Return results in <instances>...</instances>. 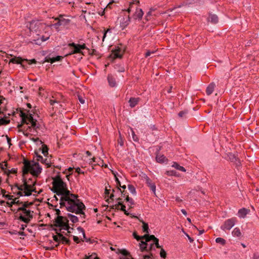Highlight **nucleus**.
Masks as SVG:
<instances>
[{
  "instance_id": "obj_1",
  "label": "nucleus",
  "mask_w": 259,
  "mask_h": 259,
  "mask_svg": "<svg viewBox=\"0 0 259 259\" xmlns=\"http://www.w3.org/2000/svg\"><path fill=\"white\" fill-rule=\"evenodd\" d=\"M52 185V190L58 196H60V208L64 207L68 211L80 214V217L84 219V204L78 199L77 195L72 194L68 190L67 184L63 181L59 174L53 178Z\"/></svg>"
},
{
  "instance_id": "obj_2",
  "label": "nucleus",
  "mask_w": 259,
  "mask_h": 259,
  "mask_svg": "<svg viewBox=\"0 0 259 259\" xmlns=\"http://www.w3.org/2000/svg\"><path fill=\"white\" fill-rule=\"evenodd\" d=\"M20 116L21 119V124L18 125V127H22L25 124L27 125L26 130L23 132L25 137L30 138L31 136L40 135L44 132V125L34 118L33 114L29 110H26V112H24L20 109Z\"/></svg>"
},
{
  "instance_id": "obj_3",
  "label": "nucleus",
  "mask_w": 259,
  "mask_h": 259,
  "mask_svg": "<svg viewBox=\"0 0 259 259\" xmlns=\"http://www.w3.org/2000/svg\"><path fill=\"white\" fill-rule=\"evenodd\" d=\"M133 236L138 241L141 239H145V241H141L140 243V247L142 251H150L153 249H154V246L157 248H161V246L158 243V239L156 238L153 235H149L148 234H145L144 236H138L136 232H134Z\"/></svg>"
},
{
  "instance_id": "obj_4",
  "label": "nucleus",
  "mask_w": 259,
  "mask_h": 259,
  "mask_svg": "<svg viewBox=\"0 0 259 259\" xmlns=\"http://www.w3.org/2000/svg\"><path fill=\"white\" fill-rule=\"evenodd\" d=\"M23 184L20 185H17V189L19 192L17 194L20 196H30L32 192L35 191V185L36 179L34 178L26 179V175H23Z\"/></svg>"
},
{
  "instance_id": "obj_5",
  "label": "nucleus",
  "mask_w": 259,
  "mask_h": 259,
  "mask_svg": "<svg viewBox=\"0 0 259 259\" xmlns=\"http://www.w3.org/2000/svg\"><path fill=\"white\" fill-rule=\"evenodd\" d=\"M23 175L30 173L32 177L37 178L42 171V168L37 162L24 160L22 167Z\"/></svg>"
},
{
  "instance_id": "obj_6",
  "label": "nucleus",
  "mask_w": 259,
  "mask_h": 259,
  "mask_svg": "<svg viewBox=\"0 0 259 259\" xmlns=\"http://www.w3.org/2000/svg\"><path fill=\"white\" fill-rule=\"evenodd\" d=\"M69 220L66 217H59L54 221V226L59 228V231L68 235L73 230L69 226Z\"/></svg>"
},
{
  "instance_id": "obj_7",
  "label": "nucleus",
  "mask_w": 259,
  "mask_h": 259,
  "mask_svg": "<svg viewBox=\"0 0 259 259\" xmlns=\"http://www.w3.org/2000/svg\"><path fill=\"white\" fill-rule=\"evenodd\" d=\"M29 204L27 202L23 204L22 206H19L17 209V212H19L18 220L21 221L25 223H28L33 218V211L29 209H27Z\"/></svg>"
},
{
  "instance_id": "obj_8",
  "label": "nucleus",
  "mask_w": 259,
  "mask_h": 259,
  "mask_svg": "<svg viewBox=\"0 0 259 259\" xmlns=\"http://www.w3.org/2000/svg\"><path fill=\"white\" fill-rule=\"evenodd\" d=\"M55 20H57V22L52 26L57 31H60L61 28H68L70 23V19H66L62 16H60L58 18H56Z\"/></svg>"
},
{
  "instance_id": "obj_9",
  "label": "nucleus",
  "mask_w": 259,
  "mask_h": 259,
  "mask_svg": "<svg viewBox=\"0 0 259 259\" xmlns=\"http://www.w3.org/2000/svg\"><path fill=\"white\" fill-rule=\"evenodd\" d=\"M68 46L71 49V51L69 53V55L82 54V50H89L85 44H76L74 42H72L68 44Z\"/></svg>"
},
{
  "instance_id": "obj_10",
  "label": "nucleus",
  "mask_w": 259,
  "mask_h": 259,
  "mask_svg": "<svg viewBox=\"0 0 259 259\" xmlns=\"http://www.w3.org/2000/svg\"><path fill=\"white\" fill-rule=\"evenodd\" d=\"M134 9H136V11L133 16V19L135 20L138 19L139 20H141L144 14L143 11L141 9L138 8L134 3L130 4L127 11L128 13H130Z\"/></svg>"
},
{
  "instance_id": "obj_11",
  "label": "nucleus",
  "mask_w": 259,
  "mask_h": 259,
  "mask_svg": "<svg viewBox=\"0 0 259 259\" xmlns=\"http://www.w3.org/2000/svg\"><path fill=\"white\" fill-rule=\"evenodd\" d=\"M44 25L45 24L39 20H32L30 22L29 28L30 30L37 32L44 29Z\"/></svg>"
},
{
  "instance_id": "obj_12",
  "label": "nucleus",
  "mask_w": 259,
  "mask_h": 259,
  "mask_svg": "<svg viewBox=\"0 0 259 259\" xmlns=\"http://www.w3.org/2000/svg\"><path fill=\"white\" fill-rule=\"evenodd\" d=\"M236 222L237 219L235 217L227 219L224 222L223 224L221 225L220 228L224 231L230 230L236 224Z\"/></svg>"
},
{
  "instance_id": "obj_13",
  "label": "nucleus",
  "mask_w": 259,
  "mask_h": 259,
  "mask_svg": "<svg viewBox=\"0 0 259 259\" xmlns=\"http://www.w3.org/2000/svg\"><path fill=\"white\" fill-rule=\"evenodd\" d=\"M225 159L233 162L237 168H239L241 166V161L238 158L237 154H233L232 153H227L226 157H225Z\"/></svg>"
},
{
  "instance_id": "obj_14",
  "label": "nucleus",
  "mask_w": 259,
  "mask_h": 259,
  "mask_svg": "<svg viewBox=\"0 0 259 259\" xmlns=\"http://www.w3.org/2000/svg\"><path fill=\"white\" fill-rule=\"evenodd\" d=\"M36 160L38 162H40L41 163L45 164L47 167H50L52 166L53 163L51 161V158H44L40 155H36Z\"/></svg>"
},
{
  "instance_id": "obj_15",
  "label": "nucleus",
  "mask_w": 259,
  "mask_h": 259,
  "mask_svg": "<svg viewBox=\"0 0 259 259\" xmlns=\"http://www.w3.org/2000/svg\"><path fill=\"white\" fill-rule=\"evenodd\" d=\"M89 164L91 165L93 167V169H94V166L98 165L101 166H104V161L100 158H96L95 157H93L90 159L89 162Z\"/></svg>"
},
{
  "instance_id": "obj_16",
  "label": "nucleus",
  "mask_w": 259,
  "mask_h": 259,
  "mask_svg": "<svg viewBox=\"0 0 259 259\" xmlns=\"http://www.w3.org/2000/svg\"><path fill=\"white\" fill-rule=\"evenodd\" d=\"M145 179L147 186L150 188L154 195H156V185L155 183H153L152 181L147 176H146Z\"/></svg>"
},
{
  "instance_id": "obj_17",
  "label": "nucleus",
  "mask_w": 259,
  "mask_h": 259,
  "mask_svg": "<svg viewBox=\"0 0 259 259\" xmlns=\"http://www.w3.org/2000/svg\"><path fill=\"white\" fill-rule=\"evenodd\" d=\"M250 212V209L243 207L238 210L237 215L239 218L244 219Z\"/></svg>"
},
{
  "instance_id": "obj_18",
  "label": "nucleus",
  "mask_w": 259,
  "mask_h": 259,
  "mask_svg": "<svg viewBox=\"0 0 259 259\" xmlns=\"http://www.w3.org/2000/svg\"><path fill=\"white\" fill-rule=\"evenodd\" d=\"M50 104L52 106H54L55 108H62L64 109V106L61 103L60 101L58 100L57 99H55L54 97H52V98L50 100Z\"/></svg>"
},
{
  "instance_id": "obj_19",
  "label": "nucleus",
  "mask_w": 259,
  "mask_h": 259,
  "mask_svg": "<svg viewBox=\"0 0 259 259\" xmlns=\"http://www.w3.org/2000/svg\"><path fill=\"white\" fill-rule=\"evenodd\" d=\"M25 61L28 62V60L23 59L20 57H14L10 60L9 63H12L13 64H21V65H23L22 63Z\"/></svg>"
},
{
  "instance_id": "obj_20",
  "label": "nucleus",
  "mask_w": 259,
  "mask_h": 259,
  "mask_svg": "<svg viewBox=\"0 0 259 259\" xmlns=\"http://www.w3.org/2000/svg\"><path fill=\"white\" fill-rule=\"evenodd\" d=\"M107 80L109 86L111 88H114L117 86V82L115 77L112 74H108Z\"/></svg>"
},
{
  "instance_id": "obj_21",
  "label": "nucleus",
  "mask_w": 259,
  "mask_h": 259,
  "mask_svg": "<svg viewBox=\"0 0 259 259\" xmlns=\"http://www.w3.org/2000/svg\"><path fill=\"white\" fill-rule=\"evenodd\" d=\"M63 59V57L61 56H57L55 57L51 58L50 57H47L45 58V61L53 63L55 62L60 61Z\"/></svg>"
},
{
  "instance_id": "obj_22",
  "label": "nucleus",
  "mask_w": 259,
  "mask_h": 259,
  "mask_svg": "<svg viewBox=\"0 0 259 259\" xmlns=\"http://www.w3.org/2000/svg\"><path fill=\"white\" fill-rule=\"evenodd\" d=\"M112 54L114 58H121L122 56L123 52L120 48L117 47L112 51Z\"/></svg>"
},
{
  "instance_id": "obj_23",
  "label": "nucleus",
  "mask_w": 259,
  "mask_h": 259,
  "mask_svg": "<svg viewBox=\"0 0 259 259\" xmlns=\"http://www.w3.org/2000/svg\"><path fill=\"white\" fill-rule=\"evenodd\" d=\"M130 21V17L128 16L123 18L120 20V27L122 29L125 28L128 24Z\"/></svg>"
},
{
  "instance_id": "obj_24",
  "label": "nucleus",
  "mask_w": 259,
  "mask_h": 259,
  "mask_svg": "<svg viewBox=\"0 0 259 259\" xmlns=\"http://www.w3.org/2000/svg\"><path fill=\"white\" fill-rule=\"evenodd\" d=\"M208 19V21L212 24H217L219 21L218 16L214 14H209Z\"/></svg>"
},
{
  "instance_id": "obj_25",
  "label": "nucleus",
  "mask_w": 259,
  "mask_h": 259,
  "mask_svg": "<svg viewBox=\"0 0 259 259\" xmlns=\"http://www.w3.org/2000/svg\"><path fill=\"white\" fill-rule=\"evenodd\" d=\"M215 87V84L214 82L210 83L206 88V94L208 96L210 95L213 93Z\"/></svg>"
},
{
  "instance_id": "obj_26",
  "label": "nucleus",
  "mask_w": 259,
  "mask_h": 259,
  "mask_svg": "<svg viewBox=\"0 0 259 259\" xmlns=\"http://www.w3.org/2000/svg\"><path fill=\"white\" fill-rule=\"evenodd\" d=\"M140 101L139 98H131L128 101L130 106L131 108L135 107Z\"/></svg>"
},
{
  "instance_id": "obj_27",
  "label": "nucleus",
  "mask_w": 259,
  "mask_h": 259,
  "mask_svg": "<svg viewBox=\"0 0 259 259\" xmlns=\"http://www.w3.org/2000/svg\"><path fill=\"white\" fill-rule=\"evenodd\" d=\"M167 159L163 155H157L156 160L157 162L162 163L166 161Z\"/></svg>"
},
{
  "instance_id": "obj_28",
  "label": "nucleus",
  "mask_w": 259,
  "mask_h": 259,
  "mask_svg": "<svg viewBox=\"0 0 259 259\" xmlns=\"http://www.w3.org/2000/svg\"><path fill=\"white\" fill-rule=\"evenodd\" d=\"M232 234L234 237H240L241 236V232L238 227H236L233 229Z\"/></svg>"
},
{
  "instance_id": "obj_29",
  "label": "nucleus",
  "mask_w": 259,
  "mask_h": 259,
  "mask_svg": "<svg viewBox=\"0 0 259 259\" xmlns=\"http://www.w3.org/2000/svg\"><path fill=\"white\" fill-rule=\"evenodd\" d=\"M165 174L168 176L180 177V174L174 170H167L165 172Z\"/></svg>"
},
{
  "instance_id": "obj_30",
  "label": "nucleus",
  "mask_w": 259,
  "mask_h": 259,
  "mask_svg": "<svg viewBox=\"0 0 259 259\" xmlns=\"http://www.w3.org/2000/svg\"><path fill=\"white\" fill-rule=\"evenodd\" d=\"M7 166V163L6 162H4V164H0V168L4 171V174L9 176L10 174V170L6 168Z\"/></svg>"
},
{
  "instance_id": "obj_31",
  "label": "nucleus",
  "mask_w": 259,
  "mask_h": 259,
  "mask_svg": "<svg viewBox=\"0 0 259 259\" xmlns=\"http://www.w3.org/2000/svg\"><path fill=\"white\" fill-rule=\"evenodd\" d=\"M171 166L172 167H174L176 169H178V170H179L180 171H183V172H185L186 171V169L185 168V167H184L183 166H182L181 165H180L177 162H174L171 165Z\"/></svg>"
},
{
  "instance_id": "obj_32",
  "label": "nucleus",
  "mask_w": 259,
  "mask_h": 259,
  "mask_svg": "<svg viewBox=\"0 0 259 259\" xmlns=\"http://www.w3.org/2000/svg\"><path fill=\"white\" fill-rule=\"evenodd\" d=\"M59 238L60 239V241L63 244H70V241L65 237L63 236L62 234H59Z\"/></svg>"
},
{
  "instance_id": "obj_33",
  "label": "nucleus",
  "mask_w": 259,
  "mask_h": 259,
  "mask_svg": "<svg viewBox=\"0 0 259 259\" xmlns=\"http://www.w3.org/2000/svg\"><path fill=\"white\" fill-rule=\"evenodd\" d=\"M67 217L73 223H75L78 221V218L74 215L68 213Z\"/></svg>"
},
{
  "instance_id": "obj_34",
  "label": "nucleus",
  "mask_w": 259,
  "mask_h": 259,
  "mask_svg": "<svg viewBox=\"0 0 259 259\" xmlns=\"http://www.w3.org/2000/svg\"><path fill=\"white\" fill-rule=\"evenodd\" d=\"M143 224L142 229L143 231L144 232H146V233L148 234L149 231V226L148 224L143 221H141Z\"/></svg>"
},
{
  "instance_id": "obj_35",
  "label": "nucleus",
  "mask_w": 259,
  "mask_h": 259,
  "mask_svg": "<svg viewBox=\"0 0 259 259\" xmlns=\"http://www.w3.org/2000/svg\"><path fill=\"white\" fill-rule=\"evenodd\" d=\"M2 194H3V196L4 197H5L6 198L8 199L9 200H12L13 199V195H9V194H7V195H5V193H6V190H4V189H2Z\"/></svg>"
},
{
  "instance_id": "obj_36",
  "label": "nucleus",
  "mask_w": 259,
  "mask_h": 259,
  "mask_svg": "<svg viewBox=\"0 0 259 259\" xmlns=\"http://www.w3.org/2000/svg\"><path fill=\"white\" fill-rule=\"evenodd\" d=\"M127 187H128V189L130 191V192L134 194V195H136V189L135 188V187L132 185H128L127 186Z\"/></svg>"
},
{
  "instance_id": "obj_37",
  "label": "nucleus",
  "mask_w": 259,
  "mask_h": 259,
  "mask_svg": "<svg viewBox=\"0 0 259 259\" xmlns=\"http://www.w3.org/2000/svg\"><path fill=\"white\" fill-rule=\"evenodd\" d=\"M131 132H132V138L134 141L136 142H139V138L137 135L135 134V132L134 131L133 128H131Z\"/></svg>"
},
{
  "instance_id": "obj_38",
  "label": "nucleus",
  "mask_w": 259,
  "mask_h": 259,
  "mask_svg": "<svg viewBox=\"0 0 259 259\" xmlns=\"http://www.w3.org/2000/svg\"><path fill=\"white\" fill-rule=\"evenodd\" d=\"M9 120H7L5 118H0V125H6L9 123Z\"/></svg>"
},
{
  "instance_id": "obj_39",
  "label": "nucleus",
  "mask_w": 259,
  "mask_h": 259,
  "mask_svg": "<svg viewBox=\"0 0 259 259\" xmlns=\"http://www.w3.org/2000/svg\"><path fill=\"white\" fill-rule=\"evenodd\" d=\"M42 153L45 156L48 154V148L46 145L42 144Z\"/></svg>"
},
{
  "instance_id": "obj_40",
  "label": "nucleus",
  "mask_w": 259,
  "mask_h": 259,
  "mask_svg": "<svg viewBox=\"0 0 259 259\" xmlns=\"http://www.w3.org/2000/svg\"><path fill=\"white\" fill-rule=\"evenodd\" d=\"M30 139L35 143L37 145H42V142L38 138H30Z\"/></svg>"
},
{
  "instance_id": "obj_41",
  "label": "nucleus",
  "mask_w": 259,
  "mask_h": 259,
  "mask_svg": "<svg viewBox=\"0 0 259 259\" xmlns=\"http://www.w3.org/2000/svg\"><path fill=\"white\" fill-rule=\"evenodd\" d=\"M215 242L222 245H225L226 241L224 239L221 237H218L216 238Z\"/></svg>"
},
{
  "instance_id": "obj_42",
  "label": "nucleus",
  "mask_w": 259,
  "mask_h": 259,
  "mask_svg": "<svg viewBox=\"0 0 259 259\" xmlns=\"http://www.w3.org/2000/svg\"><path fill=\"white\" fill-rule=\"evenodd\" d=\"M125 200L126 201V202H128V205H130L131 207L132 205L135 204V202L133 199L131 197H129L128 196H126Z\"/></svg>"
},
{
  "instance_id": "obj_43",
  "label": "nucleus",
  "mask_w": 259,
  "mask_h": 259,
  "mask_svg": "<svg viewBox=\"0 0 259 259\" xmlns=\"http://www.w3.org/2000/svg\"><path fill=\"white\" fill-rule=\"evenodd\" d=\"M116 191H117V192L119 193V194L121 195V196L122 197H125V198H126V196H128L127 195H126V193H125L124 191H122L120 188H117L116 189Z\"/></svg>"
},
{
  "instance_id": "obj_44",
  "label": "nucleus",
  "mask_w": 259,
  "mask_h": 259,
  "mask_svg": "<svg viewBox=\"0 0 259 259\" xmlns=\"http://www.w3.org/2000/svg\"><path fill=\"white\" fill-rule=\"evenodd\" d=\"M120 210L123 211L124 213L126 215H129L131 214L127 212V211L125 209V206L123 204V203L122 202V204H121Z\"/></svg>"
},
{
  "instance_id": "obj_45",
  "label": "nucleus",
  "mask_w": 259,
  "mask_h": 259,
  "mask_svg": "<svg viewBox=\"0 0 259 259\" xmlns=\"http://www.w3.org/2000/svg\"><path fill=\"white\" fill-rule=\"evenodd\" d=\"M55 230L56 231V233L58 234V235H53V239L56 242H59V241H60V239L59 238L60 233H58V231H59V229H56Z\"/></svg>"
},
{
  "instance_id": "obj_46",
  "label": "nucleus",
  "mask_w": 259,
  "mask_h": 259,
  "mask_svg": "<svg viewBox=\"0 0 259 259\" xmlns=\"http://www.w3.org/2000/svg\"><path fill=\"white\" fill-rule=\"evenodd\" d=\"M17 198H15L12 200H11V201H8L7 202V205L10 207H13V205L14 204H15V202H16V200Z\"/></svg>"
},
{
  "instance_id": "obj_47",
  "label": "nucleus",
  "mask_w": 259,
  "mask_h": 259,
  "mask_svg": "<svg viewBox=\"0 0 259 259\" xmlns=\"http://www.w3.org/2000/svg\"><path fill=\"white\" fill-rule=\"evenodd\" d=\"M119 194L117 192L116 189H112V193L110 194L109 198L111 200L114 199V197L115 196H116L117 194Z\"/></svg>"
},
{
  "instance_id": "obj_48",
  "label": "nucleus",
  "mask_w": 259,
  "mask_h": 259,
  "mask_svg": "<svg viewBox=\"0 0 259 259\" xmlns=\"http://www.w3.org/2000/svg\"><path fill=\"white\" fill-rule=\"evenodd\" d=\"M160 255L162 258H165L166 257V253L165 251L163 248L161 249Z\"/></svg>"
},
{
  "instance_id": "obj_49",
  "label": "nucleus",
  "mask_w": 259,
  "mask_h": 259,
  "mask_svg": "<svg viewBox=\"0 0 259 259\" xmlns=\"http://www.w3.org/2000/svg\"><path fill=\"white\" fill-rule=\"evenodd\" d=\"M45 39H40L39 37H38L36 40H34V44L37 45H40L41 44L45 41Z\"/></svg>"
},
{
  "instance_id": "obj_50",
  "label": "nucleus",
  "mask_w": 259,
  "mask_h": 259,
  "mask_svg": "<svg viewBox=\"0 0 259 259\" xmlns=\"http://www.w3.org/2000/svg\"><path fill=\"white\" fill-rule=\"evenodd\" d=\"M77 230H78V231L79 232L81 233L82 234L83 237H85L84 230H83V229L82 227H77Z\"/></svg>"
},
{
  "instance_id": "obj_51",
  "label": "nucleus",
  "mask_w": 259,
  "mask_h": 259,
  "mask_svg": "<svg viewBox=\"0 0 259 259\" xmlns=\"http://www.w3.org/2000/svg\"><path fill=\"white\" fill-rule=\"evenodd\" d=\"M121 204H122V201H118L117 203L114 206V207L115 209L120 210V206H121Z\"/></svg>"
},
{
  "instance_id": "obj_52",
  "label": "nucleus",
  "mask_w": 259,
  "mask_h": 259,
  "mask_svg": "<svg viewBox=\"0 0 259 259\" xmlns=\"http://www.w3.org/2000/svg\"><path fill=\"white\" fill-rule=\"evenodd\" d=\"M75 171L77 172L78 174H83L84 172L80 169L79 167H77L75 168Z\"/></svg>"
},
{
  "instance_id": "obj_53",
  "label": "nucleus",
  "mask_w": 259,
  "mask_h": 259,
  "mask_svg": "<svg viewBox=\"0 0 259 259\" xmlns=\"http://www.w3.org/2000/svg\"><path fill=\"white\" fill-rule=\"evenodd\" d=\"M115 182L116 183L117 188H119V187L121 186L120 182L119 181V179L116 176H115Z\"/></svg>"
},
{
  "instance_id": "obj_54",
  "label": "nucleus",
  "mask_w": 259,
  "mask_h": 259,
  "mask_svg": "<svg viewBox=\"0 0 259 259\" xmlns=\"http://www.w3.org/2000/svg\"><path fill=\"white\" fill-rule=\"evenodd\" d=\"M186 113L187 112L185 111H182L179 113L178 115L179 117H182L186 114Z\"/></svg>"
},
{
  "instance_id": "obj_55",
  "label": "nucleus",
  "mask_w": 259,
  "mask_h": 259,
  "mask_svg": "<svg viewBox=\"0 0 259 259\" xmlns=\"http://www.w3.org/2000/svg\"><path fill=\"white\" fill-rule=\"evenodd\" d=\"M73 240L76 243H79L80 242L79 239L78 237L73 236Z\"/></svg>"
},
{
  "instance_id": "obj_56",
  "label": "nucleus",
  "mask_w": 259,
  "mask_h": 259,
  "mask_svg": "<svg viewBox=\"0 0 259 259\" xmlns=\"http://www.w3.org/2000/svg\"><path fill=\"white\" fill-rule=\"evenodd\" d=\"M154 52H151L150 51H147V52L145 54V57H148L150 56L152 54H153Z\"/></svg>"
},
{
  "instance_id": "obj_57",
  "label": "nucleus",
  "mask_w": 259,
  "mask_h": 259,
  "mask_svg": "<svg viewBox=\"0 0 259 259\" xmlns=\"http://www.w3.org/2000/svg\"><path fill=\"white\" fill-rule=\"evenodd\" d=\"M56 214H57V217L55 218V220L59 217H62L60 215L61 214V211L59 209H56Z\"/></svg>"
},
{
  "instance_id": "obj_58",
  "label": "nucleus",
  "mask_w": 259,
  "mask_h": 259,
  "mask_svg": "<svg viewBox=\"0 0 259 259\" xmlns=\"http://www.w3.org/2000/svg\"><path fill=\"white\" fill-rule=\"evenodd\" d=\"M78 100H79L80 103L82 104H83L85 103L84 100L80 96H78Z\"/></svg>"
},
{
  "instance_id": "obj_59",
  "label": "nucleus",
  "mask_w": 259,
  "mask_h": 259,
  "mask_svg": "<svg viewBox=\"0 0 259 259\" xmlns=\"http://www.w3.org/2000/svg\"><path fill=\"white\" fill-rule=\"evenodd\" d=\"M25 202H20L19 200H16L15 204H17L18 206H20V204H22V206L23 205V204H24Z\"/></svg>"
},
{
  "instance_id": "obj_60",
  "label": "nucleus",
  "mask_w": 259,
  "mask_h": 259,
  "mask_svg": "<svg viewBox=\"0 0 259 259\" xmlns=\"http://www.w3.org/2000/svg\"><path fill=\"white\" fill-rule=\"evenodd\" d=\"M103 32V38H102V40L103 41H104V39L106 38L107 33V32H105V29H104Z\"/></svg>"
},
{
  "instance_id": "obj_61",
  "label": "nucleus",
  "mask_w": 259,
  "mask_h": 259,
  "mask_svg": "<svg viewBox=\"0 0 259 259\" xmlns=\"http://www.w3.org/2000/svg\"><path fill=\"white\" fill-rule=\"evenodd\" d=\"M151 15V11H149L147 13V14H146V15L145 16L146 19H147V20H148V19H149L148 17H150Z\"/></svg>"
},
{
  "instance_id": "obj_62",
  "label": "nucleus",
  "mask_w": 259,
  "mask_h": 259,
  "mask_svg": "<svg viewBox=\"0 0 259 259\" xmlns=\"http://www.w3.org/2000/svg\"><path fill=\"white\" fill-rule=\"evenodd\" d=\"M110 190L108 189L107 187H106L105 190V193L106 195H109L110 194Z\"/></svg>"
},
{
  "instance_id": "obj_63",
  "label": "nucleus",
  "mask_w": 259,
  "mask_h": 259,
  "mask_svg": "<svg viewBox=\"0 0 259 259\" xmlns=\"http://www.w3.org/2000/svg\"><path fill=\"white\" fill-rule=\"evenodd\" d=\"M151 254L150 255H145L144 256V259H151Z\"/></svg>"
},
{
  "instance_id": "obj_64",
  "label": "nucleus",
  "mask_w": 259,
  "mask_h": 259,
  "mask_svg": "<svg viewBox=\"0 0 259 259\" xmlns=\"http://www.w3.org/2000/svg\"><path fill=\"white\" fill-rule=\"evenodd\" d=\"M91 256H92V257H93V258H92V259H99V258L97 257V256L96 255V254H93L91 255Z\"/></svg>"
}]
</instances>
